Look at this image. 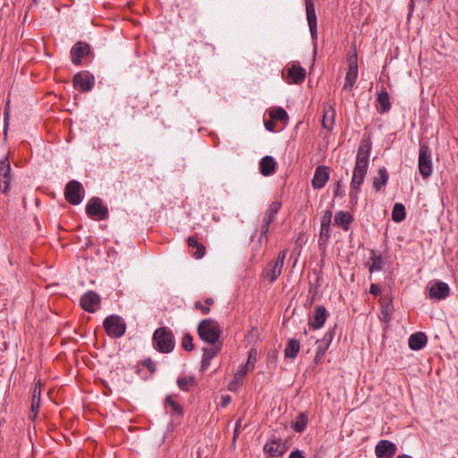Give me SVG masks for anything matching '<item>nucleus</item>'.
Masks as SVG:
<instances>
[{
  "label": "nucleus",
  "mask_w": 458,
  "mask_h": 458,
  "mask_svg": "<svg viewBox=\"0 0 458 458\" xmlns=\"http://www.w3.org/2000/svg\"><path fill=\"white\" fill-rule=\"evenodd\" d=\"M152 340L154 348L159 352L170 353L174 349V335L168 327H162L156 329Z\"/></svg>",
  "instance_id": "nucleus-1"
},
{
  "label": "nucleus",
  "mask_w": 458,
  "mask_h": 458,
  "mask_svg": "<svg viewBox=\"0 0 458 458\" xmlns=\"http://www.w3.org/2000/svg\"><path fill=\"white\" fill-rule=\"evenodd\" d=\"M197 332L203 342L210 344H216L221 335L219 324L212 318L201 320L198 325Z\"/></svg>",
  "instance_id": "nucleus-2"
},
{
  "label": "nucleus",
  "mask_w": 458,
  "mask_h": 458,
  "mask_svg": "<svg viewBox=\"0 0 458 458\" xmlns=\"http://www.w3.org/2000/svg\"><path fill=\"white\" fill-rule=\"evenodd\" d=\"M103 327L108 336L112 338L122 337L126 330V324L118 315H110L103 322Z\"/></svg>",
  "instance_id": "nucleus-3"
},
{
  "label": "nucleus",
  "mask_w": 458,
  "mask_h": 458,
  "mask_svg": "<svg viewBox=\"0 0 458 458\" xmlns=\"http://www.w3.org/2000/svg\"><path fill=\"white\" fill-rule=\"evenodd\" d=\"M368 173L367 167L356 166L354 165L352 171V176L350 185V199L352 203H357L358 201V193L360 191V187L364 182L365 176Z\"/></svg>",
  "instance_id": "nucleus-4"
},
{
  "label": "nucleus",
  "mask_w": 458,
  "mask_h": 458,
  "mask_svg": "<svg viewBox=\"0 0 458 458\" xmlns=\"http://www.w3.org/2000/svg\"><path fill=\"white\" fill-rule=\"evenodd\" d=\"M87 215L96 220H105L109 216L106 206L103 205V201L98 197L91 198L86 205Z\"/></svg>",
  "instance_id": "nucleus-5"
},
{
  "label": "nucleus",
  "mask_w": 458,
  "mask_h": 458,
  "mask_svg": "<svg viewBox=\"0 0 458 458\" xmlns=\"http://www.w3.org/2000/svg\"><path fill=\"white\" fill-rule=\"evenodd\" d=\"M419 171L424 179L432 174L431 150L428 146L421 142L419 150Z\"/></svg>",
  "instance_id": "nucleus-6"
},
{
  "label": "nucleus",
  "mask_w": 458,
  "mask_h": 458,
  "mask_svg": "<svg viewBox=\"0 0 458 458\" xmlns=\"http://www.w3.org/2000/svg\"><path fill=\"white\" fill-rule=\"evenodd\" d=\"M74 89L81 92L90 91L95 85V77L88 71L77 72L72 79Z\"/></svg>",
  "instance_id": "nucleus-7"
},
{
  "label": "nucleus",
  "mask_w": 458,
  "mask_h": 458,
  "mask_svg": "<svg viewBox=\"0 0 458 458\" xmlns=\"http://www.w3.org/2000/svg\"><path fill=\"white\" fill-rule=\"evenodd\" d=\"M286 254V250H280L276 261L270 262L265 269L264 273L271 283L276 281L281 275Z\"/></svg>",
  "instance_id": "nucleus-8"
},
{
  "label": "nucleus",
  "mask_w": 458,
  "mask_h": 458,
  "mask_svg": "<svg viewBox=\"0 0 458 458\" xmlns=\"http://www.w3.org/2000/svg\"><path fill=\"white\" fill-rule=\"evenodd\" d=\"M82 191V185L80 182L72 180L66 185L64 189V197L67 202L72 205H79L83 197L81 192Z\"/></svg>",
  "instance_id": "nucleus-9"
},
{
  "label": "nucleus",
  "mask_w": 458,
  "mask_h": 458,
  "mask_svg": "<svg viewBox=\"0 0 458 458\" xmlns=\"http://www.w3.org/2000/svg\"><path fill=\"white\" fill-rule=\"evenodd\" d=\"M347 62L348 71L345 75V83L344 85V89L352 90L358 77V58L355 51L352 55H349Z\"/></svg>",
  "instance_id": "nucleus-10"
},
{
  "label": "nucleus",
  "mask_w": 458,
  "mask_h": 458,
  "mask_svg": "<svg viewBox=\"0 0 458 458\" xmlns=\"http://www.w3.org/2000/svg\"><path fill=\"white\" fill-rule=\"evenodd\" d=\"M371 151V141L369 139H363L358 148L355 165L369 168V155Z\"/></svg>",
  "instance_id": "nucleus-11"
},
{
  "label": "nucleus",
  "mask_w": 458,
  "mask_h": 458,
  "mask_svg": "<svg viewBox=\"0 0 458 458\" xmlns=\"http://www.w3.org/2000/svg\"><path fill=\"white\" fill-rule=\"evenodd\" d=\"M396 452V445L390 440L382 439L375 446V454L377 458H393Z\"/></svg>",
  "instance_id": "nucleus-12"
},
{
  "label": "nucleus",
  "mask_w": 458,
  "mask_h": 458,
  "mask_svg": "<svg viewBox=\"0 0 458 458\" xmlns=\"http://www.w3.org/2000/svg\"><path fill=\"white\" fill-rule=\"evenodd\" d=\"M100 301L98 293L94 291H88L81 296L80 304L84 310L93 313L100 305Z\"/></svg>",
  "instance_id": "nucleus-13"
},
{
  "label": "nucleus",
  "mask_w": 458,
  "mask_h": 458,
  "mask_svg": "<svg viewBox=\"0 0 458 458\" xmlns=\"http://www.w3.org/2000/svg\"><path fill=\"white\" fill-rule=\"evenodd\" d=\"M11 165L7 157L0 160V189L4 194H7L10 189Z\"/></svg>",
  "instance_id": "nucleus-14"
},
{
  "label": "nucleus",
  "mask_w": 458,
  "mask_h": 458,
  "mask_svg": "<svg viewBox=\"0 0 458 458\" xmlns=\"http://www.w3.org/2000/svg\"><path fill=\"white\" fill-rule=\"evenodd\" d=\"M450 295L449 285L442 281H437L428 288V297L430 299L441 301Z\"/></svg>",
  "instance_id": "nucleus-15"
},
{
  "label": "nucleus",
  "mask_w": 458,
  "mask_h": 458,
  "mask_svg": "<svg viewBox=\"0 0 458 458\" xmlns=\"http://www.w3.org/2000/svg\"><path fill=\"white\" fill-rule=\"evenodd\" d=\"M90 53V47L83 41L77 42L71 49V59L73 64L80 65L81 59Z\"/></svg>",
  "instance_id": "nucleus-16"
},
{
  "label": "nucleus",
  "mask_w": 458,
  "mask_h": 458,
  "mask_svg": "<svg viewBox=\"0 0 458 458\" xmlns=\"http://www.w3.org/2000/svg\"><path fill=\"white\" fill-rule=\"evenodd\" d=\"M306 16L309 24L311 38L316 39L318 37L317 30V15L315 5L312 0H305Z\"/></svg>",
  "instance_id": "nucleus-17"
},
{
  "label": "nucleus",
  "mask_w": 458,
  "mask_h": 458,
  "mask_svg": "<svg viewBox=\"0 0 458 458\" xmlns=\"http://www.w3.org/2000/svg\"><path fill=\"white\" fill-rule=\"evenodd\" d=\"M329 180V167L318 165L311 180V185L314 189H322Z\"/></svg>",
  "instance_id": "nucleus-18"
},
{
  "label": "nucleus",
  "mask_w": 458,
  "mask_h": 458,
  "mask_svg": "<svg viewBox=\"0 0 458 458\" xmlns=\"http://www.w3.org/2000/svg\"><path fill=\"white\" fill-rule=\"evenodd\" d=\"M327 317L328 312L327 309L322 305L317 306L313 316L309 319L310 327L315 330L321 328L324 326Z\"/></svg>",
  "instance_id": "nucleus-19"
},
{
  "label": "nucleus",
  "mask_w": 458,
  "mask_h": 458,
  "mask_svg": "<svg viewBox=\"0 0 458 458\" xmlns=\"http://www.w3.org/2000/svg\"><path fill=\"white\" fill-rule=\"evenodd\" d=\"M288 447L285 443L282 442L280 439H271L267 442L264 445V451L271 457H277L283 455Z\"/></svg>",
  "instance_id": "nucleus-20"
},
{
  "label": "nucleus",
  "mask_w": 458,
  "mask_h": 458,
  "mask_svg": "<svg viewBox=\"0 0 458 458\" xmlns=\"http://www.w3.org/2000/svg\"><path fill=\"white\" fill-rule=\"evenodd\" d=\"M276 162L271 156H265L259 161V172L264 176H270L276 173Z\"/></svg>",
  "instance_id": "nucleus-21"
},
{
  "label": "nucleus",
  "mask_w": 458,
  "mask_h": 458,
  "mask_svg": "<svg viewBox=\"0 0 458 458\" xmlns=\"http://www.w3.org/2000/svg\"><path fill=\"white\" fill-rule=\"evenodd\" d=\"M427 335L422 332H417L410 335L408 344L412 351H419L427 344Z\"/></svg>",
  "instance_id": "nucleus-22"
},
{
  "label": "nucleus",
  "mask_w": 458,
  "mask_h": 458,
  "mask_svg": "<svg viewBox=\"0 0 458 458\" xmlns=\"http://www.w3.org/2000/svg\"><path fill=\"white\" fill-rule=\"evenodd\" d=\"M187 243L190 248L195 250V251L192 253V256L195 259H199L205 256L206 248L202 243L198 242V238L195 235L189 236L187 239Z\"/></svg>",
  "instance_id": "nucleus-23"
},
{
  "label": "nucleus",
  "mask_w": 458,
  "mask_h": 458,
  "mask_svg": "<svg viewBox=\"0 0 458 458\" xmlns=\"http://www.w3.org/2000/svg\"><path fill=\"white\" fill-rule=\"evenodd\" d=\"M352 221V216L347 211H338L335 216V225L344 231L349 229V226Z\"/></svg>",
  "instance_id": "nucleus-24"
},
{
  "label": "nucleus",
  "mask_w": 458,
  "mask_h": 458,
  "mask_svg": "<svg viewBox=\"0 0 458 458\" xmlns=\"http://www.w3.org/2000/svg\"><path fill=\"white\" fill-rule=\"evenodd\" d=\"M287 74L293 83L300 84L305 80L306 71L300 65H293L288 69Z\"/></svg>",
  "instance_id": "nucleus-25"
},
{
  "label": "nucleus",
  "mask_w": 458,
  "mask_h": 458,
  "mask_svg": "<svg viewBox=\"0 0 458 458\" xmlns=\"http://www.w3.org/2000/svg\"><path fill=\"white\" fill-rule=\"evenodd\" d=\"M377 111L381 114L386 113L391 108V103L389 99V94L386 90V89H383L378 94L377 98Z\"/></svg>",
  "instance_id": "nucleus-26"
},
{
  "label": "nucleus",
  "mask_w": 458,
  "mask_h": 458,
  "mask_svg": "<svg viewBox=\"0 0 458 458\" xmlns=\"http://www.w3.org/2000/svg\"><path fill=\"white\" fill-rule=\"evenodd\" d=\"M378 177H374L373 179V188L379 191L384 186L386 185L388 182V172L386 167H380L378 169Z\"/></svg>",
  "instance_id": "nucleus-27"
},
{
  "label": "nucleus",
  "mask_w": 458,
  "mask_h": 458,
  "mask_svg": "<svg viewBox=\"0 0 458 458\" xmlns=\"http://www.w3.org/2000/svg\"><path fill=\"white\" fill-rule=\"evenodd\" d=\"M300 351V342L296 339H290L284 349V357L294 359Z\"/></svg>",
  "instance_id": "nucleus-28"
},
{
  "label": "nucleus",
  "mask_w": 458,
  "mask_h": 458,
  "mask_svg": "<svg viewBox=\"0 0 458 458\" xmlns=\"http://www.w3.org/2000/svg\"><path fill=\"white\" fill-rule=\"evenodd\" d=\"M281 208V202L279 201H273L267 211L265 212V215L263 216V220L272 223L276 219V216L278 213V211Z\"/></svg>",
  "instance_id": "nucleus-29"
},
{
  "label": "nucleus",
  "mask_w": 458,
  "mask_h": 458,
  "mask_svg": "<svg viewBox=\"0 0 458 458\" xmlns=\"http://www.w3.org/2000/svg\"><path fill=\"white\" fill-rule=\"evenodd\" d=\"M406 211L402 203H395L392 211V220L395 223H400L405 219Z\"/></svg>",
  "instance_id": "nucleus-30"
},
{
  "label": "nucleus",
  "mask_w": 458,
  "mask_h": 458,
  "mask_svg": "<svg viewBox=\"0 0 458 458\" xmlns=\"http://www.w3.org/2000/svg\"><path fill=\"white\" fill-rule=\"evenodd\" d=\"M369 259L371 262L369 265L370 273L382 270L383 260L380 255H377L376 252L372 250Z\"/></svg>",
  "instance_id": "nucleus-31"
},
{
  "label": "nucleus",
  "mask_w": 458,
  "mask_h": 458,
  "mask_svg": "<svg viewBox=\"0 0 458 458\" xmlns=\"http://www.w3.org/2000/svg\"><path fill=\"white\" fill-rule=\"evenodd\" d=\"M335 123V110L330 107L325 112L322 119V125L327 130H332Z\"/></svg>",
  "instance_id": "nucleus-32"
},
{
  "label": "nucleus",
  "mask_w": 458,
  "mask_h": 458,
  "mask_svg": "<svg viewBox=\"0 0 458 458\" xmlns=\"http://www.w3.org/2000/svg\"><path fill=\"white\" fill-rule=\"evenodd\" d=\"M269 115L274 121L287 122L289 119L287 112L282 107L273 109L270 111Z\"/></svg>",
  "instance_id": "nucleus-33"
},
{
  "label": "nucleus",
  "mask_w": 458,
  "mask_h": 458,
  "mask_svg": "<svg viewBox=\"0 0 458 458\" xmlns=\"http://www.w3.org/2000/svg\"><path fill=\"white\" fill-rule=\"evenodd\" d=\"M165 407H170L174 414L182 415V407L175 402L172 396L168 395L165 399Z\"/></svg>",
  "instance_id": "nucleus-34"
},
{
  "label": "nucleus",
  "mask_w": 458,
  "mask_h": 458,
  "mask_svg": "<svg viewBox=\"0 0 458 458\" xmlns=\"http://www.w3.org/2000/svg\"><path fill=\"white\" fill-rule=\"evenodd\" d=\"M195 385L194 377H181L177 378V386L182 391H188L190 386Z\"/></svg>",
  "instance_id": "nucleus-35"
},
{
  "label": "nucleus",
  "mask_w": 458,
  "mask_h": 458,
  "mask_svg": "<svg viewBox=\"0 0 458 458\" xmlns=\"http://www.w3.org/2000/svg\"><path fill=\"white\" fill-rule=\"evenodd\" d=\"M220 350H221V344H212L211 347L203 349V356L212 360L218 353V352Z\"/></svg>",
  "instance_id": "nucleus-36"
},
{
  "label": "nucleus",
  "mask_w": 458,
  "mask_h": 458,
  "mask_svg": "<svg viewBox=\"0 0 458 458\" xmlns=\"http://www.w3.org/2000/svg\"><path fill=\"white\" fill-rule=\"evenodd\" d=\"M182 346L185 351L191 352L194 349L193 337L191 334H184L182 341Z\"/></svg>",
  "instance_id": "nucleus-37"
},
{
  "label": "nucleus",
  "mask_w": 458,
  "mask_h": 458,
  "mask_svg": "<svg viewBox=\"0 0 458 458\" xmlns=\"http://www.w3.org/2000/svg\"><path fill=\"white\" fill-rule=\"evenodd\" d=\"M307 425V420L303 414L298 416L297 420L293 425V428L296 432H302Z\"/></svg>",
  "instance_id": "nucleus-38"
},
{
  "label": "nucleus",
  "mask_w": 458,
  "mask_h": 458,
  "mask_svg": "<svg viewBox=\"0 0 458 458\" xmlns=\"http://www.w3.org/2000/svg\"><path fill=\"white\" fill-rule=\"evenodd\" d=\"M392 311H393V304H392V301H387V302L383 306L384 320H385L386 322L390 321V319H391V315H392Z\"/></svg>",
  "instance_id": "nucleus-39"
},
{
  "label": "nucleus",
  "mask_w": 458,
  "mask_h": 458,
  "mask_svg": "<svg viewBox=\"0 0 458 458\" xmlns=\"http://www.w3.org/2000/svg\"><path fill=\"white\" fill-rule=\"evenodd\" d=\"M330 237V226L329 225H320V233H319V241H323L324 242H327Z\"/></svg>",
  "instance_id": "nucleus-40"
},
{
  "label": "nucleus",
  "mask_w": 458,
  "mask_h": 458,
  "mask_svg": "<svg viewBox=\"0 0 458 458\" xmlns=\"http://www.w3.org/2000/svg\"><path fill=\"white\" fill-rule=\"evenodd\" d=\"M40 397H41V383L38 381L34 386V388L32 391L31 401L40 402Z\"/></svg>",
  "instance_id": "nucleus-41"
},
{
  "label": "nucleus",
  "mask_w": 458,
  "mask_h": 458,
  "mask_svg": "<svg viewBox=\"0 0 458 458\" xmlns=\"http://www.w3.org/2000/svg\"><path fill=\"white\" fill-rule=\"evenodd\" d=\"M334 335L335 329L328 330L327 332L325 333L323 338L318 340V342L329 346L334 338Z\"/></svg>",
  "instance_id": "nucleus-42"
},
{
  "label": "nucleus",
  "mask_w": 458,
  "mask_h": 458,
  "mask_svg": "<svg viewBox=\"0 0 458 458\" xmlns=\"http://www.w3.org/2000/svg\"><path fill=\"white\" fill-rule=\"evenodd\" d=\"M270 224L271 223H268V222L263 220L261 227H260V235H259V242L260 243L262 242L263 238L267 237V234L268 230H269Z\"/></svg>",
  "instance_id": "nucleus-43"
},
{
  "label": "nucleus",
  "mask_w": 458,
  "mask_h": 458,
  "mask_svg": "<svg viewBox=\"0 0 458 458\" xmlns=\"http://www.w3.org/2000/svg\"><path fill=\"white\" fill-rule=\"evenodd\" d=\"M247 371H248V363H246L244 366H242L238 371L237 373L234 375V380L237 381V382H240L242 381L244 377L246 376L247 374Z\"/></svg>",
  "instance_id": "nucleus-44"
},
{
  "label": "nucleus",
  "mask_w": 458,
  "mask_h": 458,
  "mask_svg": "<svg viewBox=\"0 0 458 458\" xmlns=\"http://www.w3.org/2000/svg\"><path fill=\"white\" fill-rule=\"evenodd\" d=\"M331 219H332V211L330 209H327L325 211V213L321 218L320 225H323V226L329 225L330 226Z\"/></svg>",
  "instance_id": "nucleus-45"
},
{
  "label": "nucleus",
  "mask_w": 458,
  "mask_h": 458,
  "mask_svg": "<svg viewBox=\"0 0 458 458\" xmlns=\"http://www.w3.org/2000/svg\"><path fill=\"white\" fill-rule=\"evenodd\" d=\"M142 365L147 368L150 373H154L157 369L155 362L150 358L145 359L142 361Z\"/></svg>",
  "instance_id": "nucleus-46"
},
{
  "label": "nucleus",
  "mask_w": 458,
  "mask_h": 458,
  "mask_svg": "<svg viewBox=\"0 0 458 458\" xmlns=\"http://www.w3.org/2000/svg\"><path fill=\"white\" fill-rule=\"evenodd\" d=\"M40 408V402L31 401V407L30 411L32 413L31 418L34 420L39 411Z\"/></svg>",
  "instance_id": "nucleus-47"
},
{
  "label": "nucleus",
  "mask_w": 458,
  "mask_h": 458,
  "mask_svg": "<svg viewBox=\"0 0 458 458\" xmlns=\"http://www.w3.org/2000/svg\"><path fill=\"white\" fill-rule=\"evenodd\" d=\"M382 288L379 284H371L369 287V293L374 296H378L381 294Z\"/></svg>",
  "instance_id": "nucleus-48"
},
{
  "label": "nucleus",
  "mask_w": 458,
  "mask_h": 458,
  "mask_svg": "<svg viewBox=\"0 0 458 458\" xmlns=\"http://www.w3.org/2000/svg\"><path fill=\"white\" fill-rule=\"evenodd\" d=\"M197 310H199L203 315H207L210 312V309L208 306H204L200 301H196L194 304Z\"/></svg>",
  "instance_id": "nucleus-49"
},
{
  "label": "nucleus",
  "mask_w": 458,
  "mask_h": 458,
  "mask_svg": "<svg viewBox=\"0 0 458 458\" xmlns=\"http://www.w3.org/2000/svg\"><path fill=\"white\" fill-rule=\"evenodd\" d=\"M317 344H318V347H317L316 352L318 355L319 354L325 355L329 346L327 344H324L318 341H317Z\"/></svg>",
  "instance_id": "nucleus-50"
},
{
  "label": "nucleus",
  "mask_w": 458,
  "mask_h": 458,
  "mask_svg": "<svg viewBox=\"0 0 458 458\" xmlns=\"http://www.w3.org/2000/svg\"><path fill=\"white\" fill-rule=\"evenodd\" d=\"M211 359L202 356L200 370L205 371L210 365Z\"/></svg>",
  "instance_id": "nucleus-51"
},
{
  "label": "nucleus",
  "mask_w": 458,
  "mask_h": 458,
  "mask_svg": "<svg viewBox=\"0 0 458 458\" xmlns=\"http://www.w3.org/2000/svg\"><path fill=\"white\" fill-rule=\"evenodd\" d=\"M265 127L269 131H275V122L270 118V120L265 121Z\"/></svg>",
  "instance_id": "nucleus-52"
},
{
  "label": "nucleus",
  "mask_w": 458,
  "mask_h": 458,
  "mask_svg": "<svg viewBox=\"0 0 458 458\" xmlns=\"http://www.w3.org/2000/svg\"><path fill=\"white\" fill-rule=\"evenodd\" d=\"M289 458H305V456L303 455L301 451H300L299 449H296V450L291 452Z\"/></svg>",
  "instance_id": "nucleus-53"
},
{
  "label": "nucleus",
  "mask_w": 458,
  "mask_h": 458,
  "mask_svg": "<svg viewBox=\"0 0 458 458\" xmlns=\"http://www.w3.org/2000/svg\"><path fill=\"white\" fill-rule=\"evenodd\" d=\"M256 355H257V351L255 349H250V351L249 352V357H248V364L252 362V361H255L256 360Z\"/></svg>",
  "instance_id": "nucleus-54"
},
{
  "label": "nucleus",
  "mask_w": 458,
  "mask_h": 458,
  "mask_svg": "<svg viewBox=\"0 0 458 458\" xmlns=\"http://www.w3.org/2000/svg\"><path fill=\"white\" fill-rule=\"evenodd\" d=\"M343 195H344V191L341 190V182H337L335 189L334 191V196L338 197V196H343Z\"/></svg>",
  "instance_id": "nucleus-55"
},
{
  "label": "nucleus",
  "mask_w": 458,
  "mask_h": 458,
  "mask_svg": "<svg viewBox=\"0 0 458 458\" xmlns=\"http://www.w3.org/2000/svg\"><path fill=\"white\" fill-rule=\"evenodd\" d=\"M230 402H231L230 395H223L222 396V400H221V406L222 407H226L229 404Z\"/></svg>",
  "instance_id": "nucleus-56"
},
{
  "label": "nucleus",
  "mask_w": 458,
  "mask_h": 458,
  "mask_svg": "<svg viewBox=\"0 0 458 458\" xmlns=\"http://www.w3.org/2000/svg\"><path fill=\"white\" fill-rule=\"evenodd\" d=\"M239 382L235 381L234 379L229 383L228 389L230 391H236Z\"/></svg>",
  "instance_id": "nucleus-57"
},
{
  "label": "nucleus",
  "mask_w": 458,
  "mask_h": 458,
  "mask_svg": "<svg viewBox=\"0 0 458 458\" xmlns=\"http://www.w3.org/2000/svg\"><path fill=\"white\" fill-rule=\"evenodd\" d=\"M241 423H242V420L239 419L236 423H235V428H234V436H233V438H235L238 435V429L239 428L241 427Z\"/></svg>",
  "instance_id": "nucleus-58"
},
{
  "label": "nucleus",
  "mask_w": 458,
  "mask_h": 458,
  "mask_svg": "<svg viewBox=\"0 0 458 458\" xmlns=\"http://www.w3.org/2000/svg\"><path fill=\"white\" fill-rule=\"evenodd\" d=\"M323 357H324V355H322V354H319V355H318V354L316 352V355H315V362H316V363H318V362L323 359Z\"/></svg>",
  "instance_id": "nucleus-59"
},
{
  "label": "nucleus",
  "mask_w": 458,
  "mask_h": 458,
  "mask_svg": "<svg viewBox=\"0 0 458 458\" xmlns=\"http://www.w3.org/2000/svg\"><path fill=\"white\" fill-rule=\"evenodd\" d=\"M205 302H206L207 306H209V305H212L214 303V300L212 298H207L205 300Z\"/></svg>",
  "instance_id": "nucleus-60"
},
{
  "label": "nucleus",
  "mask_w": 458,
  "mask_h": 458,
  "mask_svg": "<svg viewBox=\"0 0 458 458\" xmlns=\"http://www.w3.org/2000/svg\"><path fill=\"white\" fill-rule=\"evenodd\" d=\"M395 458H412L411 455L409 454H399L397 455Z\"/></svg>",
  "instance_id": "nucleus-61"
},
{
  "label": "nucleus",
  "mask_w": 458,
  "mask_h": 458,
  "mask_svg": "<svg viewBox=\"0 0 458 458\" xmlns=\"http://www.w3.org/2000/svg\"><path fill=\"white\" fill-rule=\"evenodd\" d=\"M9 119L8 112L5 110L4 112V122H5V127L7 126V121Z\"/></svg>",
  "instance_id": "nucleus-62"
},
{
  "label": "nucleus",
  "mask_w": 458,
  "mask_h": 458,
  "mask_svg": "<svg viewBox=\"0 0 458 458\" xmlns=\"http://www.w3.org/2000/svg\"><path fill=\"white\" fill-rule=\"evenodd\" d=\"M34 2H37V0H34Z\"/></svg>",
  "instance_id": "nucleus-63"
}]
</instances>
